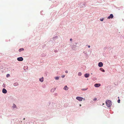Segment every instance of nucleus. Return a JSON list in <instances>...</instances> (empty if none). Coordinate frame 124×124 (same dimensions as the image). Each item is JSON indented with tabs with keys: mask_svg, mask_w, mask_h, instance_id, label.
I'll return each instance as SVG.
<instances>
[{
	"mask_svg": "<svg viewBox=\"0 0 124 124\" xmlns=\"http://www.w3.org/2000/svg\"><path fill=\"white\" fill-rule=\"evenodd\" d=\"M106 103L107 106L109 107H111L112 104V102L109 100H107L106 102Z\"/></svg>",
	"mask_w": 124,
	"mask_h": 124,
	"instance_id": "1",
	"label": "nucleus"
},
{
	"mask_svg": "<svg viewBox=\"0 0 124 124\" xmlns=\"http://www.w3.org/2000/svg\"><path fill=\"white\" fill-rule=\"evenodd\" d=\"M76 99L79 101H81L83 99V98L82 97L78 96L76 97Z\"/></svg>",
	"mask_w": 124,
	"mask_h": 124,
	"instance_id": "2",
	"label": "nucleus"
},
{
	"mask_svg": "<svg viewBox=\"0 0 124 124\" xmlns=\"http://www.w3.org/2000/svg\"><path fill=\"white\" fill-rule=\"evenodd\" d=\"M17 60L19 61H22L23 60V58L22 57H18L17 58Z\"/></svg>",
	"mask_w": 124,
	"mask_h": 124,
	"instance_id": "3",
	"label": "nucleus"
},
{
	"mask_svg": "<svg viewBox=\"0 0 124 124\" xmlns=\"http://www.w3.org/2000/svg\"><path fill=\"white\" fill-rule=\"evenodd\" d=\"M98 65L99 67H101L102 66L103 64L102 62H100L99 63Z\"/></svg>",
	"mask_w": 124,
	"mask_h": 124,
	"instance_id": "4",
	"label": "nucleus"
},
{
	"mask_svg": "<svg viewBox=\"0 0 124 124\" xmlns=\"http://www.w3.org/2000/svg\"><path fill=\"white\" fill-rule=\"evenodd\" d=\"M101 85L100 84H94V86L95 87H98Z\"/></svg>",
	"mask_w": 124,
	"mask_h": 124,
	"instance_id": "5",
	"label": "nucleus"
},
{
	"mask_svg": "<svg viewBox=\"0 0 124 124\" xmlns=\"http://www.w3.org/2000/svg\"><path fill=\"white\" fill-rule=\"evenodd\" d=\"M2 92L4 93H7V90L5 88H3L2 90Z\"/></svg>",
	"mask_w": 124,
	"mask_h": 124,
	"instance_id": "6",
	"label": "nucleus"
},
{
	"mask_svg": "<svg viewBox=\"0 0 124 124\" xmlns=\"http://www.w3.org/2000/svg\"><path fill=\"white\" fill-rule=\"evenodd\" d=\"M113 17V14H111L108 17V19L112 18Z\"/></svg>",
	"mask_w": 124,
	"mask_h": 124,
	"instance_id": "7",
	"label": "nucleus"
},
{
	"mask_svg": "<svg viewBox=\"0 0 124 124\" xmlns=\"http://www.w3.org/2000/svg\"><path fill=\"white\" fill-rule=\"evenodd\" d=\"M89 74H85L84 76L86 78H87L89 77Z\"/></svg>",
	"mask_w": 124,
	"mask_h": 124,
	"instance_id": "8",
	"label": "nucleus"
},
{
	"mask_svg": "<svg viewBox=\"0 0 124 124\" xmlns=\"http://www.w3.org/2000/svg\"><path fill=\"white\" fill-rule=\"evenodd\" d=\"M68 89V88L67 87V85L65 86L64 88V89L66 90H67Z\"/></svg>",
	"mask_w": 124,
	"mask_h": 124,
	"instance_id": "9",
	"label": "nucleus"
},
{
	"mask_svg": "<svg viewBox=\"0 0 124 124\" xmlns=\"http://www.w3.org/2000/svg\"><path fill=\"white\" fill-rule=\"evenodd\" d=\"M43 78L42 77V78L39 79V81L41 82H43Z\"/></svg>",
	"mask_w": 124,
	"mask_h": 124,
	"instance_id": "10",
	"label": "nucleus"
},
{
	"mask_svg": "<svg viewBox=\"0 0 124 124\" xmlns=\"http://www.w3.org/2000/svg\"><path fill=\"white\" fill-rule=\"evenodd\" d=\"M24 49L23 48L20 49L19 50V52H21V51H23Z\"/></svg>",
	"mask_w": 124,
	"mask_h": 124,
	"instance_id": "11",
	"label": "nucleus"
},
{
	"mask_svg": "<svg viewBox=\"0 0 124 124\" xmlns=\"http://www.w3.org/2000/svg\"><path fill=\"white\" fill-rule=\"evenodd\" d=\"M60 77H55V78L56 80H58L59 79V78Z\"/></svg>",
	"mask_w": 124,
	"mask_h": 124,
	"instance_id": "12",
	"label": "nucleus"
},
{
	"mask_svg": "<svg viewBox=\"0 0 124 124\" xmlns=\"http://www.w3.org/2000/svg\"><path fill=\"white\" fill-rule=\"evenodd\" d=\"M100 70H101V71H102L103 72H105V70L103 69H102V68H101L100 69Z\"/></svg>",
	"mask_w": 124,
	"mask_h": 124,
	"instance_id": "13",
	"label": "nucleus"
},
{
	"mask_svg": "<svg viewBox=\"0 0 124 124\" xmlns=\"http://www.w3.org/2000/svg\"><path fill=\"white\" fill-rule=\"evenodd\" d=\"M14 85L15 86H16L18 85V84L17 83H15L14 84Z\"/></svg>",
	"mask_w": 124,
	"mask_h": 124,
	"instance_id": "14",
	"label": "nucleus"
},
{
	"mask_svg": "<svg viewBox=\"0 0 124 124\" xmlns=\"http://www.w3.org/2000/svg\"><path fill=\"white\" fill-rule=\"evenodd\" d=\"M82 75V73L81 72H79L78 73V75L79 76H81Z\"/></svg>",
	"mask_w": 124,
	"mask_h": 124,
	"instance_id": "15",
	"label": "nucleus"
},
{
	"mask_svg": "<svg viewBox=\"0 0 124 124\" xmlns=\"http://www.w3.org/2000/svg\"><path fill=\"white\" fill-rule=\"evenodd\" d=\"M13 107L14 108H16V106L15 105V104H13Z\"/></svg>",
	"mask_w": 124,
	"mask_h": 124,
	"instance_id": "16",
	"label": "nucleus"
},
{
	"mask_svg": "<svg viewBox=\"0 0 124 124\" xmlns=\"http://www.w3.org/2000/svg\"><path fill=\"white\" fill-rule=\"evenodd\" d=\"M97 100V99L96 98H95L93 99V100L94 101H96Z\"/></svg>",
	"mask_w": 124,
	"mask_h": 124,
	"instance_id": "17",
	"label": "nucleus"
},
{
	"mask_svg": "<svg viewBox=\"0 0 124 124\" xmlns=\"http://www.w3.org/2000/svg\"><path fill=\"white\" fill-rule=\"evenodd\" d=\"M10 76V75L9 74H8L7 75V77H9Z\"/></svg>",
	"mask_w": 124,
	"mask_h": 124,
	"instance_id": "18",
	"label": "nucleus"
},
{
	"mask_svg": "<svg viewBox=\"0 0 124 124\" xmlns=\"http://www.w3.org/2000/svg\"><path fill=\"white\" fill-rule=\"evenodd\" d=\"M120 99H118V101H117V102L118 103H120Z\"/></svg>",
	"mask_w": 124,
	"mask_h": 124,
	"instance_id": "19",
	"label": "nucleus"
},
{
	"mask_svg": "<svg viewBox=\"0 0 124 124\" xmlns=\"http://www.w3.org/2000/svg\"><path fill=\"white\" fill-rule=\"evenodd\" d=\"M65 76L64 75H62V76H61V77L62 78H64Z\"/></svg>",
	"mask_w": 124,
	"mask_h": 124,
	"instance_id": "20",
	"label": "nucleus"
},
{
	"mask_svg": "<svg viewBox=\"0 0 124 124\" xmlns=\"http://www.w3.org/2000/svg\"><path fill=\"white\" fill-rule=\"evenodd\" d=\"M103 18H102V19H100V20L101 21H103Z\"/></svg>",
	"mask_w": 124,
	"mask_h": 124,
	"instance_id": "21",
	"label": "nucleus"
},
{
	"mask_svg": "<svg viewBox=\"0 0 124 124\" xmlns=\"http://www.w3.org/2000/svg\"><path fill=\"white\" fill-rule=\"evenodd\" d=\"M65 72L66 73H68V71L67 70H66L65 71Z\"/></svg>",
	"mask_w": 124,
	"mask_h": 124,
	"instance_id": "22",
	"label": "nucleus"
},
{
	"mask_svg": "<svg viewBox=\"0 0 124 124\" xmlns=\"http://www.w3.org/2000/svg\"><path fill=\"white\" fill-rule=\"evenodd\" d=\"M90 45L88 46V48H90Z\"/></svg>",
	"mask_w": 124,
	"mask_h": 124,
	"instance_id": "23",
	"label": "nucleus"
},
{
	"mask_svg": "<svg viewBox=\"0 0 124 124\" xmlns=\"http://www.w3.org/2000/svg\"><path fill=\"white\" fill-rule=\"evenodd\" d=\"M72 40V39H70V41H71Z\"/></svg>",
	"mask_w": 124,
	"mask_h": 124,
	"instance_id": "24",
	"label": "nucleus"
},
{
	"mask_svg": "<svg viewBox=\"0 0 124 124\" xmlns=\"http://www.w3.org/2000/svg\"><path fill=\"white\" fill-rule=\"evenodd\" d=\"M83 99L84 100H85V98H83Z\"/></svg>",
	"mask_w": 124,
	"mask_h": 124,
	"instance_id": "25",
	"label": "nucleus"
},
{
	"mask_svg": "<svg viewBox=\"0 0 124 124\" xmlns=\"http://www.w3.org/2000/svg\"><path fill=\"white\" fill-rule=\"evenodd\" d=\"M80 106H81V104H80Z\"/></svg>",
	"mask_w": 124,
	"mask_h": 124,
	"instance_id": "26",
	"label": "nucleus"
},
{
	"mask_svg": "<svg viewBox=\"0 0 124 124\" xmlns=\"http://www.w3.org/2000/svg\"><path fill=\"white\" fill-rule=\"evenodd\" d=\"M118 98H119V97H118Z\"/></svg>",
	"mask_w": 124,
	"mask_h": 124,
	"instance_id": "27",
	"label": "nucleus"
}]
</instances>
